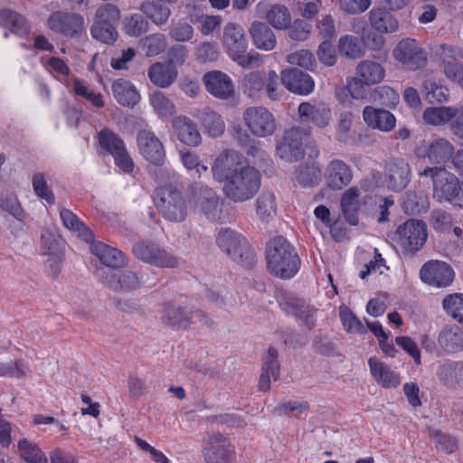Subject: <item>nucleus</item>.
Instances as JSON below:
<instances>
[{"instance_id":"20e7f679","label":"nucleus","mask_w":463,"mask_h":463,"mask_svg":"<svg viewBox=\"0 0 463 463\" xmlns=\"http://www.w3.org/2000/svg\"><path fill=\"white\" fill-rule=\"evenodd\" d=\"M385 77L383 66L372 60H364L355 67V76L347 79L346 89L354 99L367 97L368 87L380 83Z\"/></svg>"},{"instance_id":"0eeeda50","label":"nucleus","mask_w":463,"mask_h":463,"mask_svg":"<svg viewBox=\"0 0 463 463\" xmlns=\"http://www.w3.org/2000/svg\"><path fill=\"white\" fill-rule=\"evenodd\" d=\"M241 86L243 93L254 100H259L264 92L271 100L280 99L283 94L279 76L274 71H269L266 75L250 72L244 76Z\"/></svg>"},{"instance_id":"5701e85b","label":"nucleus","mask_w":463,"mask_h":463,"mask_svg":"<svg viewBox=\"0 0 463 463\" xmlns=\"http://www.w3.org/2000/svg\"><path fill=\"white\" fill-rule=\"evenodd\" d=\"M353 175L350 167L342 160H332L326 165L325 179L328 187L341 190L352 180Z\"/></svg>"},{"instance_id":"09e8293b","label":"nucleus","mask_w":463,"mask_h":463,"mask_svg":"<svg viewBox=\"0 0 463 463\" xmlns=\"http://www.w3.org/2000/svg\"><path fill=\"white\" fill-rule=\"evenodd\" d=\"M139 47L146 56H156L166 48V38L162 33H153L142 38Z\"/></svg>"},{"instance_id":"412c9836","label":"nucleus","mask_w":463,"mask_h":463,"mask_svg":"<svg viewBox=\"0 0 463 463\" xmlns=\"http://www.w3.org/2000/svg\"><path fill=\"white\" fill-rule=\"evenodd\" d=\"M291 92L307 95L314 89L313 79L306 72L298 69H288L281 72L279 82Z\"/></svg>"},{"instance_id":"6ab92c4d","label":"nucleus","mask_w":463,"mask_h":463,"mask_svg":"<svg viewBox=\"0 0 463 463\" xmlns=\"http://www.w3.org/2000/svg\"><path fill=\"white\" fill-rule=\"evenodd\" d=\"M137 147L140 154L151 164L162 165L165 162V152L161 140L154 132L146 129L140 130L137 137Z\"/></svg>"},{"instance_id":"a18cd8bd","label":"nucleus","mask_w":463,"mask_h":463,"mask_svg":"<svg viewBox=\"0 0 463 463\" xmlns=\"http://www.w3.org/2000/svg\"><path fill=\"white\" fill-rule=\"evenodd\" d=\"M18 450L21 458L27 463H48V458L38 446L27 439L18 442Z\"/></svg>"},{"instance_id":"ddd939ff","label":"nucleus","mask_w":463,"mask_h":463,"mask_svg":"<svg viewBox=\"0 0 463 463\" xmlns=\"http://www.w3.org/2000/svg\"><path fill=\"white\" fill-rule=\"evenodd\" d=\"M243 120L250 133L258 137H266L274 134L276 119L264 107H250L244 110Z\"/></svg>"},{"instance_id":"c03bdc74","label":"nucleus","mask_w":463,"mask_h":463,"mask_svg":"<svg viewBox=\"0 0 463 463\" xmlns=\"http://www.w3.org/2000/svg\"><path fill=\"white\" fill-rule=\"evenodd\" d=\"M199 119L202 121L204 131L209 136L217 137L223 134L225 124L222 117L215 111L209 109H203L199 116Z\"/></svg>"},{"instance_id":"423d86ee","label":"nucleus","mask_w":463,"mask_h":463,"mask_svg":"<svg viewBox=\"0 0 463 463\" xmlns=\"http://www.w3.org/2000/svg\"><path fill=\"white\" fill-rule=\"evenodd\" d=\"M218 247L232 260L241 266L250 268L256 262V254L246 239L229 228L222 229L216 237Z\"/></svg>"},{"instance_id":"2eb2a0df","label":"nucleus","mask_w":463,"mask_h":463,"mask_svg":"<svg viewBox=\"0 0 463 463\" xmlns=\"http://www.w3.org/2000/svg\"><path fill=\"white\" fill-rule=\"evenodd\" d=\"M48 26L65 36L77 37L84 31V18L77 13L57 11L49 16Z\"/></svg>"},{"instance_id":"2f4dec72","label":"nucleus","mask_w":463,"mask_h":463,"mask_svg":"<svg viewBox=\"0 0 463 463\" xmlns=\"http://www.w3.org/2000/svg\"><path fill=\"white\" fill-rule=\"evenodd\" d=\"M91 252L96 255L101 263L107 267L118 269L127 266V259L125 254L113 247L103 242H95L90 247Z\"/></svg>"},{"instance_id":"a19ab883","label":"nucleus","mask_w":463,"mask_h":463,"mask_svg":"<svg viewBox=\"0 0 463 463\" xmlns=\"http://www.w3.org/2000/svg\"><path fill=\"white\" fill-rule=\"evenodd\" d=\"M139 10L156 25L165 24L172 14L169 7L151 0L141 3Z\"/></svg>"},{"instance_id":"4468645a","label":"nucleus","mask_w":463,"mask_h":463,"mask_svg":"<svg viewBox=\"0 0 463 463\" xmlns=\"http://www.w3.org/2000/svg\"><path fill=\"white\" fill-rule=\"evenodd\" d=\"M392 56L404 67L416 71L427 63V52L411 38L402 39L392 51Z\"/></svg>"},{"instance_id":"473e14b6","label":"nucleus","mask_w":463,"mask_h":463,"mask_svg":"<svg viewBox=\"0 0 463 463\" xmlns=\"http://www.w3.org/2000/svg\"><path fill=\"white\" fill-rule=\"evenodd\" d=\"M178 139L190 146H197L201 144L202 137L196 124L187 117H177L174 121Z\"/></svg>"},{"instance_id":"393cba45","label":"nucleus","mask_w":463,"mask_h":463,"mask_svg":"<svg viewBox=\"0 0 463 463\" xmlns=\"http://www.w3.org/2000/svg\"><path fill=\"white\" fill-rule=\"evenodd\" d=\"M411 168L408 163L401 160L394 161L387 166L386 182L394 192L402 191L410 182Z\"/></svg>"},{"instance_id":"9b49d317","label":"nucleus","mask_w":463,"mask_h":463,"mask_svg":"<svg viewBox=\"0 0 463 463\" xmlns=\"http://www.w3.org/2000/svg\"><path fill=\"white\" fill-rule=\"evenodd\" d=\"M161 323L169 328H185L190 324L198 320L205 326H212V320L200 310H187L182 307L165 304L160 317Z\"/></svg>"},{"instance_id":"79ce46f5","label":"nucleus","mask_w":463,"mask_h":463,"mask_svg":"<svg viewBox=\"0 0 463 463\" xmlns=\"http://www.w3.org/2000/svg\"><path fill=\"white\" fill-rule=\"evenodd\" d=\"M60 216L63 225L70 231L75 232L78 237L85 241H90L93 239L91 231L71 211L62 208L60 211Z\"/></svg>"},{"instance_id":"680f3d73","label":"nucleus","mask_w":463,"mask_h":463,"mask_svg":"<svg viewBox=\"0 0 463 463\" xmlns=\"http://www.w3.org/2000/svg\"><path fill=\"white\" fill-rule=\"evenodd\" d=\"M373 100L378 101L383 107L391 109L399 102V95L391 87L381 86L375 89Z\"/></svg>"},{"instance_id":"4be33fe9","label":"nucleus","mask_w":463,"mask_h":463,"mask_svg":"<svg viewBox=\"0 0 463 463\" xmlns=\"http://www.w3.org/2000/svg\"><path fill=\"white\" fill-rule=\"evenodd\" d=\"M418 151H420L419 148ZM455 152L453 144L444 138L439 137L432 140L423 150L418 152V156L427 157L431 164L440 165L449 161Z\"/></svg>"},{"instance_id":"a211bd4d","label":"nucleus","mask_w":463,"mask_h":463,"mask_svg":"<svg viewBox=\"0 0 463 463\" xmlns=\"http://www.w3.org/2000/svg\"><path fill=\"white\" fill-rule=\"evenodd\" d=\"M420 279L432 287L445 288L451 284L454 279V271L444 261L430 260L420 270Z\"/></svg>"},{"instance_id":"9d476101","label":"nucleus","mask_w":463,"mask_h":463,"mask_svg":"<svg viewBox=\"0 0 463 463\" xmlns=\"http://www.w3.org/2000/svg\"><path fill=\"white\" fill-rule=\"evenodd\" d=\"M427 236L425 222L410 219L397 228L393 240L402 250L413 253L422 248Z\"/></svg>"},{"instance_id":"7ed1b4c3","label":"nucleus","mask_w":463,"mask_h":463,"mask_svg":"<svg viewBox=\"0 0 463 463\" xmlns=\"http://www.w3.org/2000/svg\"><path fill=\"white\" fill-rule=\"evenodd\" d=\"M222 43L234 61L243 68L258 67L261 57L256 52H246L248 41L241 26L228 23L223 28Z\"/></svg>"},{"instance_id":"338daca9","label":"nucleus","mask_w":463,"mask_h":463,"mask_svg":"<svg viewBox=\"0 0 463 463\" xmlns=\"http://www.w3.org/2000/svg\"><path fill=\"white\" fill-rule=\"evenodd\" d=\"M340 318L344 328L349 333H364V326L362 322L347 307H340Z\"/></svg>"},{"instance_id":"774afa93","label":"nucleus","mask_w":463,"mask_h":463,"mask_svg":"<svg viewBox=\"0 0 463 463\" xmlns=\"http://www.w3.org/2000/svg\"><path fill=\"white\" fill-rule=\"evenodd\" d=\"M180 157L185 168L194 170L199 177L208 171V167L201 164L199 156L194 152L183 149L180 151Z\"/></svg>"},{"instance_id":"13d9d810","label":"nucleus","mask_w":463,"mask_h":463,"mask_svg":"<svg viewBox=\"0 0 463 463\" xmlns=\"http://www.w3.org/2000/svg\"><path fill=\"white\" fill-rule=\"evenodd\" d=\"M148 30V22L139 14H134L125 20L126 33L137 37Z\"/></svg>"},{"instance_id":"c85d7f7f","label":"nucleus","mask_w":463,"mask_h":463,"mask_svg":"<svg viewBox=\"0 0 463 463\" xmlns=\"http://www.w3.org/2000/svg\"><path fill=\"white\" fill-rule=\"evenodd\" d=\"M104 279L106 286L115 291L134 290L141 284V279L131 270L109 272Z\"/></svg>"},{"instance_id":"ea45409f","label":"nucleus","mask_w":463,"mask_h":463,"mask_svg":"<svg viewBox=\"0 0 463 463\" xmlns=\"http://www.w3.org/2000/svg\"><path fill=\"white\" fill-rule=\"evenodd\" d=\"M457 115V108L453 107H429L424 109L422 119L425 124L439 127L451 121Z\"/></svg>"},{"instance_id":"864d4df0","label":"nucleus","mask_w":463,"mask_h":463,"mask_svg":"<svg viewBox=\"0 0 463 463\" xmlns=\"http://www.w3.org/2000/svg\"><path fill=\"white\" fill-rule=\"evenodd\" d=\"M321 178L320 169L314 164L300 166L296 174V179L303 186H313Z\"/></svg>"},{"instance_id":"8fccbe9b","label":"nucleus","mask_w":463,"mask_h":463,"mask_svg":"<svg viewBox=\"0 0 463 463\" xmlns=\"http://www.w3.org/2000/svg\"><path fill=\"white\" fill-rule=\"evenodd\" d=\"M91 36L107 44L113 43L118 37L115 24L94 22L90 28Z\"/></svg>"},{"instance_id":"6e6552de","label":"nucleus","mask_w":463,"mask_h":463,"mask_svg":"<svg viewBox=\"0 0 463 463\" xmlns=\"http://www.w3.org/2000/svg\"><path fill=\"white\" fill-rule=\"evenodd\" d=\"M162 216L171 222H182L188 215V203L183 193L176 187H161L155 200Z\"/></svg>"},{"instance_id":"49530a36","label":"nucleus","mask_w":463,"mask_h":463,"mask_svg":"<svg viewBox=\"0 0 463 463\" xmlns=\"http://www.w3.org/2000/svg\"><path fill=\"white\" fill-rule=\"evenodd\" d=\"M402 205L404 211L411 214L426 212L429 207L428 196L421 191H410L406 193Z\"/></svg>"},{"instance_id":"de8ad7c7","label":"nucleus","mask_w":463,"mask_h":463,"mask_svg":"<svg viewBox=\"0 0 463 463\" xmlns=\"http://www.w3.org/2000/svg\"><path fill=\"white\" fill-rule=\"evenodd\" d=\"M265 18L276 29L287 28L291 21L288 8L281 5H271L267 11Z\"/></svg>"},{"instance_id":"5fc2aeb1","label":"nucleus","mask_w":463,"mask_h":463,"mask_svg":"<svg viewBox=\"0 0 463 463\" xmlns=\"http://www.w3.org/2000/svg\"><path fill=\"white\" fill-rule=\"evenodd\" d=\"M99 145L109 154L114 156L125 147L123 141L109 129L101 130L99 135Z\"/></svg>"},{"instance_id":"603ef678","label":"nucleus","mask_w":463,"mask_h":463,"mask_svg":"<svg viewBox=\"0 0 463 463\" xmlns=\"http://www.w3.org/2000/svg\"><path fill=\"white\" fill-rule=\"evenodd\" d=\"M150 102L161 118H169L175 112L174 103L161 91L154 92L150 97Z\"/></svg>"},{"instance_id":"c9c22d12","label":"nucleus","mask_w":463,"mask_h":463,"mask_svg":"<svg viewBox=\"0 0 463 463\" xmlns=\"http://www.w3.org/2000/svg\"><path fill=\"white\" fill-rule=\"evenodd\" d=\"M112 92L118 103L124 107L133 108L140 99L133 83L124 79H118L113 82Z\"/></svg>"},{"instance_id":"37998d69","label":"nucleus","mask_w":463,"mask_h":463,"mask_svg":"<svg viewBox=\"0 0 463 463\" xmlns=\"http://www.w3.org/2000/svg\"><path fill=\"white\" fill-rule=\"evenodd\" d=\"M0 25L20 35L26 34L29 32V25L25 18L10 9L0 11Z\"/></svg>"},{"instance_id":"bb28decb","label":"nucleus","mask_w":463,"mask_h":463,"mask_svg":"<svg viewBox=\"0 0 463 463\" xmlns=\"http://www.w3.org/2000/svg\"><path fill=\"white\" fill-rule=\"evenodd\" d=\"M299 119L303 123H313L318 128H325L329 124L330 110L324 105H313L302 102L298 107Z\"/></svg>"},{"instance_id":"72a5a7b5","label":"nucleus","mask_w":463,"mask_h":463,"mask_svg":"<svg viewBox=\"0 0 463 463\" xmlns=\"http://www.w3.org/2000/svg\"><path fill=\"white\" fill-rule=\"evenodd\" d=\"M249 32L256 48L271 51L276 47L275 33L266 24L255 21L251 24Z\"/></svg>"},{"instance_id":"cd10ccee","label":"nucleus","mask_w":463,"mask_h":463,"mask_svg":"<svg viewBox=\"0 0 463 463\" xmlns=\"http://www.w3.org/2000/svg\"><path fill=\"white\" fill-rule=\"evenodd\" d=\"M208 443L211 448L206 453L207 463H230L233 449L226 439L217 433L209 437Z\"/></svg>"},{"instance_id":"b1692460","label":"nucleus","mask_w":463,"mask_h":463,"mask_svg":"<svg viewBox=\"0 0 463 463\" xmlns=\"http://www.w3.org/2000/svg\"><path fill=\"white\" fill-rule=\"evenodd\" d=\"M363 118L367 126L383 132H390L395 127V117L388 110L366 106L363 110Z\"/></svg>"},{"instance_id":"0e129e2a","label":"nucleus","mask_w":463,"mask_h":463,"mask_svg":"<svg viewBox=\"0 0 463 463\" xmlns=\"http://www.w3.org/2000/svg\"><path fill=\"white\" fill-rule=\"evenodd\" d=\"M73 91L76 95L80 96L87 100L90 101L91 104L97 108L104 107V101L102 95L90 90L83 81L75 80L73 81Z\"/></svg>"},{"instance_id":"f03ea898","label":"nucleus","mask_w":463,"mask_h":463,"mask_svg":"<svg viewBox=\"0 0 463 463\" xmlns=\"http://www.w3.org/2000/svg\"><path fill=\"white\" fill-rule=\"evenodd\" d=\"M266 260L269 271L281 279L292 278L300 266L294 247L282 237L275 238L268 243Z\"/></svg>"},{"instance_id":"f257e3e1","label":"nucleus","mask_w":463,"mask_h":463,"mask_svg":"<svg viewBox=\"0 0 463 463\" xmlns=\"http://www.w3.org/2000/svg\"><path fill=\"white\" fill-rule=\"evenodd\" d=\"M211 170L213 179L223 184L222 193L225 197L233 203L249 201L260 190V171L235 150L222 151L215 158Z\"/></svg>"},{"instance_id":"1a4fd4ad","label":"nucleus","mask_w":463,"mask_h":463,"mask_svg":"<svg viewBox=\"0 0 463 463\" xmlns=\"http://www.w3.org/2000/svg\"><path fill=\"white\" fill-rule=\"evenodd\" d=\"M195 208L209 222L224 223L229 218L225 201L216 191L208 186H200L194 194Z\"/></svg>"},{"instance_id":"c756f323","label":"nucleus","mask_w":463,"mask_h":463,"mask_svg":"<svg viewBox=\"0 0 463 463\" xmlns=\"http://www.w3.org/2000/svg\"><path fill=\"white\" fill-rule=\"evenodd\" d=\"M279 364L278 361V352L275 348L269 347L267 354L263 358L261 374L259 381V388L262 392H267L270 388V381H277L279 378Z\"/></svg>"},{"instance_id":"aec40b11","label":"nucleus","mask_w":463,"mask_h":463,"mask_svg":"<svg viewBox=\"0 0 463 463\" xmlns=\"http://www.w3.org/2000/svg\"><path fill=\"white\" fill-rule=\"evenodd\" d=\"M206 90L218 99H229L234 96L235 88L229 75L221 71H211L203 76Z\"/></svg>"},{"instance_id":"bf43d9fd","label":"nucleus","mask_w":463,"mask_h":463,"mask_svg":"<svg viewBox=\"0 0 463 463\" xmlns=\"http://www.w3.org/2000/svg\"><path fill=\"white\" fill-rule=\"evenodd\" d=\"M338 48L341 54L349 58H357L362 54V48L356 37L345 35L339 39Z\"/></svg>"},{"instance_id":"052dcab7","label":"nucleus","mask_w":463,"mask_h":463,"mask_svg":"<svg viewBox=\"0 0 463 463\" xmlns=\"http://www.w3.org/2000/svg\"><path fill=\"white\" fill-rule=\"evenodd\" d=\"M120 18V11L115 5L105 4L100 5L95 14L94 22L115 24Z\"/></svg>"},{"instance_id":"f3484780","label":"nucleus","mask_w":463,"mask_h":463,"mask_svg":"<svg viewBox=\"0 0 463 463\" xmlns=\"http://www.w3.org/2000/svg\"><path fill=\"white\" fill-rule=\"evenodd\" d=\"M306 133L299 128L285 131L277 145V155L287 161H298L304 156L303 141Z\"/></svg>"},{"instance_id":"e433bc0d","label":"nucleus","mask_w":463,"mask_h":463,"mask_svg":"<svg viewBox=\"0 0 463 463\" xmlns=\"http://www.w3.org/2000/svg\"><path fill=\"white\" fill-rule=\"evenodd\" d=\"M437 376L447 387L463 386V361L445 363L439 365Z\"/></svg>"},{"instance_id":"3c124183","label":"nucleus","mask_w":463,"mask_h":463,"mask_svg":"<svg viewBox=\"0 0 463 463\" xmlns=\"http://www.w3.org/2000/svg\"><path fill=\"white\" fill-rule=\"evenodd\" d=\"M442 307L455 320L463 324V294L448 295L442 301Z\"/></svg>"},{"instance_id":"4d7b16f0","label":"nucleus","mask_w":463,"mask_h":463,"mask_svg":"<svg viewBox=\"0 0 463 463\" xmlns=\"http://www.w3.org/2000/svg\"><path fill=\"white\" fill-rule=\"evenodd\" d=\"M287 61L292 65H297L307 70H313L317 63L313 53L306 49L289 53L287 56Z\"/></svg>"},{"instance_id":"4c0bfd02","label":"nucleus","mask_w":463,"mask_h":463,"mask_svg":"<svg viewBox=\"0 0 463 463\" xmlns=\"http://www.w3.org/2000/svg\"><path fill=\"white\" fill-rule=\"evenodd\" d=\"M438 343L447 353H458L463 349V330L456 325L445 326L439 332Z\"/></svg>"},{"instance_id":"7c9ffc66","label":"nucleus","mask_w":463,"mask_h":463,"mask_svg":"<svg viewBox=\"0 0 463 463\" xmlns=\"http://www.w3.org/2000/svg\"><path fill=\"white\" fill-rule=\"evenodd\" d=\"M178 71L172 64L166 62H155L148 71L150 81L158 88H169L177 79Z\"/></svg>"},{"instance_id":"58836bf2","label":"nucleus","mask_w":463,"mask_h":463,"mask_svg":"<svg viewBox=\"0 0 463 463\" xmlns=\"http://www.w3.org/2000/svg\"><path fill=\"white\" fill-rule=\"evenodd\" d=\"M360 190L355 187L347 189L341 197V209L346 222L351 225L358 223V210L360 207Z\"/></svg>"},{"instance_id":"e2e57ef3","label":"nucleus","mask_w":463,"mask_h":463,"mask_svg":"<svg viewBox=\"0 0 463 463\" xmlns=\"http://www.w3.org/2000/svg\"><path fill=\"white\" fill-rule=\"evenodd\" d=\"M257 213L262 221H267L276 213L275 197L272 194H262L257 199Z\"/></svg>"},{"instance_id":"6e6d98bb","label":"nucleus","mask_w":463,"mask_h":463,"mask_svg":"<svg viewBox=\"0 0 463 463\" xmlns=\"http://www.w3.org/2000/svg\"><path fill=\"white\" fill-rule=\"evenodd\" d=\"M423 89L425 91V99L430 103H442L448 99L449 95V90L446 87L438 85L432 80H425Z\"/></svg>"},{"instance_id":"f8f14e48","label":"nucleus","mask_w":463,"mask_h":463,"mask_svg":"<svg viewBox=\"0 0 463 463\" xmlns=\"http://www.w3.org/2000/svg\"><path fill=\"white\" fill-rule=\"evenodd\" d=\"M132 252L139 260L159 268H175L178 265L175 256L161 248L158 244L141 241L135 243Z\"/></svg>"},{"instance_id":"69168bd1","label":"nucleus","mask_w":463,"mask_h":463,"mask_svg":"<svg viewBox=\"0 0 463 463\" xmlns=\"http://www.w3.org/2000/svg\"><path fill=\"white\" fill-rule=\"evenodd\" d=\"M61 239L57 234L50 230H44L41 236V250L43 254H52L61 251Z\"/></svg>"},{"instance_id":"39448f33","label":"nucleus","mask_w":463,"mask_h":463,"mask_svg":"<svg viewBox=\"0 0 463 463\" xmlns=\"http://www.w3.org/2000/svg\"><path fill=\"white\" fill-rule=\"evenodd\" d=\"M420 175L431 178L433 198L438 202L452 203L461 199L463 192L458 178L444 167H427Z\"/></svg>"},{"instance_id":"a878e982","label":"nucleus","mask_w":463,"mask_h":463,"mask_svg":"<svg viewBox=\"0 0 463 463\" xmlns=\"http://www.w3.org/2000/svg\"><path fill=\"white\" fill-rule=\"evenodd\" d=\"M370 372L375 382L383 388L396 387L401 379L398 373L376 357L368 360Z\"/></svg>"},{"instance_id":"dca6fc26","label":"nucleus","mask_w":463,"mask_h":463,"mask_svg":"<svg viewBox=\"0 0 463 463\" xmlns=\"http://www.w3.org/2000/svg\"><path fill=\"white\" fill-rule=\"evenodd\" d=\"M280 307L297 317L309 330L316 325V308L288 292H280L278 297Z\"/></svg>"},{"instance_id":"f704fd0d","label":"nucleus","mask_w":463,"mask_h":463,"mask_svg":"<svg viewBox=\"0 0 463 463\" xmlns=\"http://www.w3.org/2000/svg\"><path fill=\"white\" fill-rule=\"evenodd\" d=\"M372 28L381 33H392L398 30L397 19L385 8H373L369 13Z\"/></svg>"}]
</instances>
